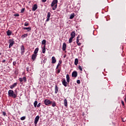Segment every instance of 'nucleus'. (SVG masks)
<instances>
[{"mask_svg":"<svg viewBox=\"0 0 126 126\" xmlns=\"http://www.w3.org/2000/svg\"><path fill=\"white\" fill-rule=\"evenodd\" d=\"M51 6H52L53 10H56L58 6V0H53L51 3ZM54 6V7H53Z\"/></svg>","mask_w":126,"mask_h":126,"instance_id":"f257e3e1","label":"nucleus"},{"mask_svg":"<svg viewBox=\"0 0 126 126\" xmlns=\"http://www.w3.org/2000/svg\"><path fill=\"white\" fill-rule=\"evenodd\" d=\"M8 94L9 97H13V98H16L17 97V93L14 94V92L11 90H9Z\"/></svg>","mask_w":126,"mask_h":126,"instance_id":"f03ea898","label":"nucleus"},{"mask_svg":"<svg viewBox=\"0 0 126 126\" xmlns=\"http://www.w3.org/2000/svg\"><path fill=\"white\" fill-rule=\"evenodd\" d=\"M52 103H53V101H50L49 99H47L44 100V104L46 106H49V105H51Z\"/></svg>","mask_w":126,"mask_h":126,"instance_id":"7ed1b4c3","label":"nucleus"},{"mask_svg":"<svg viewBox=\"0 0 126 126\" xmlns=\"http://www.w3.org/2000/svg\"><path fill=\"white\" fill-rule=\"evenodd\" d=\"M40 119V116H37L34 118V126H37V124H38V122H39V120Z\"/></svg>","mask_w":126,"mask_h":126,"instance_id":"20e7f679","label":"nucleus"},{"mask_svg":"<svg viewBox=\"0 0 126 126\" xmlns=\"http://www.w3.org/2000/svg\"><path fill=\"white\" fill-rule=\"evenodd\" d=\"M62 84H63V85L65 87H67V84H68V83H67V82H66V81H65V79L64 78L63 79Z\"/></svg>","mask_w":126,"mask_h":126,"instance_id":"39448f33","label":"nucleus"},{"mask_svg":"<svg viewBox=\"0 0 126 126\" xmlns=\"http://www.w3.org/2000/svg\"><path fill=\"white\" fill-rule=\"evenodd\" d=\"M14 44V41L12 39H10L9 40V49H10L11 47H12Z\"/></svg>","mask_w":126,"mask_h":126,"instance_id":"423d86ee","label":"nucleus"},{"mask_svg":"<svg viewBox=\"0 0 126 126\" xmlns=\"http://www.w3.org/2000/svg\"><path fill=\"white\" fill-rule=\"evenodd\" d=\"M50 17H51V12H48L47 13V18L46 20V22H48V21H50Z\"/></svg>","mask_w":126,"mask_h":126,"instance_id":"0eeeda50","label":"nucleus"},{"mask_svg":"<svg viewBox=\"0 0 126 126\" xmlns=\"http://www.w3.org/2000/svg\"><path fill=\"white\" fill-rule=\"evenodd\" d=\"M72 77H77V72L76 71H74L72 73Z\"/></svg>","mask_w":126,"mask_h":126,"instance_id":"6e6552de","label":"nucleus"},{"mask_svg":"<svg viewBox=\"0 0 126 126\" xmlns=\"http://www.w3.org/2000/svg\"><path fill=\"white\" fill-rule=\"evenodd\" d=\"M37 8H38V5L36 4H34L32 9V11H35Z\"/></svg>","mask_w":126,"mask_h":126,"instance_id":"1a4fd4ad","label":"nucleus"},{"mask_svg":"<svg viewBox=\"0 0 126 126\" xmlns=\"http://www.w3.org/2000/svg\"><path fill=\"white\" fill-rule=\"evenodd\" d=\"M21 54H24V52H25V47H24V45L21 46Z\"/></svg>","mask_w":126,"mask_h":126,"instance_id":"9d476101","label":"nucleus"},{"mask_svg":"<svg viewBox=\"0 0 126 126\" xmlns=\"http://www.w3.org/2000/svg\"><path fill=\"white\" fill-rule=\"evenodd\" d=\"M57 63V60H56V58L55 57H52V63Z\"/></svg>","mask_w":126,"mask_h":126,"instance_id":"9b49d317","label":"nucleus"},{"mask_svg":"<svg viewBox=\"0 0 126 126\" xmlns=\"http://www.w3.org/2000/svg\"><path fill=\"white\" fill-rule=\"evenodd\" d=\"M17 86V83H14L13 85H11L10 86V89H13L14 87H16Z\"/></svg>","mask_w":126,"mask_h":126,"instance_id":"f8f14e48","label":"nucleus"},{"mask_svg":"<svg viewBox=\"0 0 126 126\" xmlns=\"http://www.w3.org/2000/svg\"><path fill=\"white\" fill-rule=\"evenodd\" d=\"M66 50V43L64 42L63 45V51H65Z\"/></svg>","mask_w":126,"mask_h":126,"instance_id":"ddd939ff","label":"nucleus"},{"mask_svg":"<svg viewBox=\"0 0 126 126\" xmlns=\"http://www.w3.org/2000/svg\"><path fill=\"white\" fill-rule=\"evenodd\" d=\"M59 92V87H58V85H55V94H57Z\"/></svg>","mask_w":126,"mask_h":126,"instance_id":"4468645a","label":"nucleus"},{"mask_svg":"<svg viewBox=\"0 0 126 126\" xmlns=\"http://www.w3.org/2000/svg\"><path fill=\"white\" fill-rule=\"evenodd\" d=\"M71 37L74 38L75 37V31H74L71 32L70 34Z\"/></svg>","mask_w":126,"mask_h":126,"instance_id":"2eb2a0df","label":"nucleus"},{"mask_svg":"<svg viewBox=\"0 0 126 126\" xmlns=\"http://www.w3.org/2000/svg\"><path fill=\"white\" fill-rule=\"evenodd\" d=\"M37 58V54H32V61H35V59Z\"/></svg>","mask_w":126,"mask_h":126,"instance_id":"dca6fc26","label":"nucleus"},{"mask_svg":"<svg viewBox=\"0 0 126 126\" xmlns=\"http://www.w3.org/2000/svg\"><path fill=\"white\" fill-rule=\"evenodd\" d=\"M63 104L65 107H66L67 106V100H66V99H64Z\"/></svg>","mask_w":126,"mask_h":126,"instance_id":"f3484780","label":"nucleus"},{"mask_svg":"<svg viewBox=\"0 0 126 126\" xmlns=\"http://www.w3.org/2000/svg\"><path fill=\"white\" fill-rule=\"evenodd\" d=\"M66 81L68 83H69V79H70V78H69V75L68 74H67L66 76Z\"/></svg>","mask_w":126,"mask_h":126,"instance_id":"a211bd4d","label":"nucleus"},{"mask_svg":"<svg viewBox=\"0 0 126 126\" xmlns=\"http://www.w3.org/2000/svg\"><path fill=\"white\" fill-rule=\"evenodd\" d=\"M24 30H28V32L31 31V27H29L28 28L25 27L23 28Z\"/></svg>","mask_w":126,"mask_h":126,"instance_id":"6ab92c4d","label":"nucleus"},{"mask_svg":"<svg viewBox=\"0 0 126 126\" xmlns=\"http://www.w3.org/2000/svg\"><path fill=\"white\" fill-rule=\"evenodd\" d=\"M61 64H62V61L60 60L59 62V63L56 67V69H58L59 68V66H60V65H61Z\"/></svg>","mask_w":126,"mask_h":126,"instance_id":"aec40b11","label":"nucleus"},{"mask_svg":"<svg viewBox=\"0 0 126 126\" xmlns=\"http://www.w3.org/2000/svg\"><path fill=\"white\" fill-rule=\"evenodd\" d=\"M27 36H28V34L25 33L22 35L21 38H22V39H24V38H26V37H27Z\"/></svg>","mask_w":126,"mask_h":126,"instance_id":"412c9836","label":"nucleus"},{"mask_svg":"<svg viewBox=\"0 0 126 126\" xmlns=\"http://www.w3.org/2000/svg\"><path fill=\"white\" fill-rule=\"evenodd\" d=\"M78 63V59L76 58L75 59L74 64L75 65H77Z\"/></svg>","mask_w":126,"mask_h":126,"instance_id":"4be33fe9","label":"nucleus"},{"mask_svg":"<svg viewBox=\"0 0 126 126\" xmlns=\"http://www.w3.org/2000/svg\"><path fill=\"white\" fill-rule=\"evenodd\" d=\"M38 51H39V48H36L34 51V54L37 55V53H38Z\"/></svg>","mask_w":126,"mask_h":126,"instance_id":"5701e85b","label":"nucleus"},{"mask_svg":"<svg viewBox=\"0 0 126 126\" xmlns=\"http://www.w3.org/2000/svg\"><path fill=\"white\" fill-rule=\"evenodd\" d=\"M12 33V32H11V31H10L9 30L7 31V36H10Z\"/></svg>","mask_w":126,"mask_h":126,"instance_id":"b1692460","label":"nucleus"},{"mask_svg":"<svg viewBox=\"0 0 126 126\" xmlns=\"http://www.w3.org/2000/svg\"><path fill=\"white\" fill-rule=\"evenodd\" d=\"M74 13H72L70 16V19H73L74 17Z\"/></svg>","mask_w":126,"mask_h":126,"instance_id":"393cba45","label":"nucleus"},{"mask_svg":"<svg viewBox=\"0 0 126 126\" xmlns=\"http://www.w3.org/2000/svg\"><path fill=\"white\" fill-rule=\"evenodd\" d=\"M43 54H45L46 53V45H44V48L42 49Z\"/></svg>","mask_w":126,"mask_h":126,"instance_id":"a878e982","label":"nucleus"},{"mask_svg":"<svg viewBox=\"0 0 126 126\" xmlns=\"http://www.w3.org/2000/svg\"><path fill=\"white\" fill-rule=\"evenodd\" d=\"M38 104V101H37V100H35L33 103L34 108H36V107H37V104Z\"/></svg>","mask_w":126,"mask_h":126,"instance_id":"bb28decb","label":"nucleus"},{"mask_svg":"<svg viewBox=\"0 0 126 126\" xmlns=\"http://www.w3.org/2000/svg\"><path fill=\"white\" fill-rule=\"evenodd\" d=\"M24 81V82H26L27 81V78H26V77H24L23 78V81Z\"/></svg>","mask_w":126,"mask_h":126,"instance_id":"cd10ccee","label":"nucleus"},{"mask_svg":"<svg viewBox=\"0 0 126 126\" xmlns=\"http://www.w3.org/2000/svg\"><path fill=\"white\" fill-rule=\"evenodd\" d=\"M72 39H73V37H70L69 39V43H72Z\"/></svg>","mask_w":126,"mask_h":126,"instance_id":"c85d7f7f","label":"nucleus"},{"mask_svg":"<svg viewBox=\"0 0 126 126\" xmlns=\"http://www.w3.org/2000/svg\"><path fill=\"white\" fill-rule=\"evenodd\" d=\"M42 45H46V40L44 39L42 41Z\"/></svg>","mask_w":126,"mask_h":126,"instance_id":"c756f323","label":"nucleus"},{"mask_svg":"<svg viewBox=\"0 0 126 126\" xmlns=\"http://www.w3.org/2000/svg\"><path fill=\"white\" fill-rule=\"evenodd\" d=\"M56 106H57L56 102L54 101L52 103V107H56Z\"/></svg>","mask_w":126,"mask_h":126,"instance_id":"7c9ffc66","label":"nucleus"},{"mask_svg":"<svg viewBox=\"0 0 126 126\" xmlns=\"http://www.w3.org/2000/svg\"><path fill=\"white\" fill-rule=\"evenodd\" d=\"M78 68H79V69H80V70L81 71H82V67H81V66L79 65Z\"/></svg>","mask_w":126,"mask_h":126,"instance_id":"2f4dec72","label":"nucleus"},{"mask_svg":"<svg viewBox=\"0 0 126 126\" xmlns=\"http://www.w3.org/2000/svg\"><path fill=\"white\" fill-rule=\"evenodd\" d=\"M25 119H26L25 116H23V117L21 118V121H24V120H25Z\"/></svg>","mask_w":126,"mask_h":126,"instance_id":"473e14b6","label":"nucleus"},{"mask_svg":"<svg viewBox=\"0 0 126 126\" xmlns=\"http://www.w3.org/2000/svg\"><path fill=\"white\" fill-rule=\"evenodd\" d=\"M19 80L20 82H22V81H23V79L22 78H19Z\"/></svg>","mask_w":126,"mask_h":126,"instance_id":"72a5a7b5","label":"nucleus"},{"mask_svg":"<svg viewBox=\"0 0 126 126\" xmlns=\"http://www.w3.org/2000/svg\"><path fill=\"white\" fill-rule=\"evenodd\" d=\"M25 11V8H23L21 10V13H23V12Z\"/></svg>","mask_w":126,"mask_h":126,"instance_id":"f704fd0d","label":"nucleus"},{"mask_svg":"<svg viewBox=\"0 0 126 126\" xmlns=\"http://www.w3.org/2000/svg\"><path fill=\"white\" fill-rule=\"evenodd\" d=\"M25 26H28L29 25V23H28V22H26L24 24Z\"/></svg>","mask_w":126,"mask_h":126,"instance_id":"c9c22d12","label":"nucleus"},{"mask_svg":"<svg viewBox=\"0 0 126 126\" xmlns=\"http://www.w3.org/2000/svg\"><path fill=\"white\" fill-rule=\"evenodd\" d=\"M14 16H16L17 17H18V16H19V14L17 13V14H15L14 15Z\"/></svg>","mask_w":126,"mask_h":126,"instance_id":"e433bc0d","label":"nucleus"},{"mask_svg":"<svg viewBox=\"0 0 126 126\" xmlns=\"http://www.w3.org/2000/svg\"><path fill=\"white\" fill-rule=\"evenodd\" d=\"M36 106L37 107V108H39V107L41 106V103H39L38 104V105H36Z\"/></svg>","mask_w":126,"mask_h":126,"instance_id":"4c0bfd02","label":"nucleus"},{"mask_svg":"<svg viewBox=\"0 0 126 126\" xmlns=\"http://www.w3.org/2000/svg\"><path fill=\"white\" fill-rule=\"evenodd\" d=\"M2 115L3 116H6V113H5V112L4 111L2 112Z\"/></svg>","mask_w":126,"mask_h":126,"instance_id":"58836bf2","label":"nucleus"},{"mask_svg":"<svg viewBox=\"0 0 126 126\" xmlns=\"http://www.w3.org/2000/svg\"><path fill=\"white\" fill-rule=\"evenodd\" d=\"M76 43L77 44H78V43H79V39H78V36L77 37Z\"/></svg>","mask_w":126,"mask_h":126,"instance_id":"ea45409f","label":"nucleus"},{"mask_svg":"<svg viewBox=\"0 0 126 126\" xmlns=\"http://www.w3.org/2000/svg\"><path fill=\"white\" fill-rule=\"evenodd\" d=\"M77 83L78 84H80V80H77Z\"/></svg>","mask_w":126,"mask_h":126,"instance_id":"a19ab883","label":"nucleus"},{"mask_svg":"<svg viewBox=\"0 0 126 126\" xmlns=\"http://www.w3.org/2000/svg\"><path fill=\"white\" fill-rule=\"evenodd\" d=\"M121 103H122L123 106H125V102H124L123 100H122V101H121Z\"/></svg>","mask_w":126,"mask_h":126,"instance_id":"79ce46f5","label":"nucleus"},{"mask_svg":"<svg viewBox=\"0 0 126 126\" xmlns=\"http://www.w3.org/2000/svg\"><path fill=\"white\" fill-rule=\"evenodd\" d=\"M61 72V69H58V71H57V73H60Z\"/></svg>","mask_w":126,"mask_h":126,"instance_id":"37998d69","label":"nucleus"},{"mask_svg":"<svg viewBox=\"0 0 126 126\" xmlns=\"http://www.w3.org/2000/svg\"><path fill=\"white\" fill-rule=\"evenodd\" d=\"M126 120H124V118H122V122H123V123H126Z\"/></svg>","mask_w":126,"mask_h":126,"instance_id":"c03bdc74","label":"nucleus"},{"mask_svg":"<svg viewBox=\"0 0 126 126\" xmlns=\"http://www.w3.org/2000/svg\"><path fill=\"white\" fill-rule=\"evenodd\" d=\"M13 65H15L16 64V62H14L13 63Z\"/></svg>","mask_w":126,"mask_h":126,"instance_id":"a18cd8bd","label":"nucleus"},{"mask_svg":"<svg viewBox=\"0 0 126 126\" xmlns=\"http://www.w3.org/2000/svg\"><path fill=\"white\" fill-rule=\"evenodd\" d=\"M78 46H81V43H77Z\"/></svg>","mask_w":126,"mask_h":126,"instance_id":"49530a36","label":"nucleus"},{"mask_svg":"<svg viewBox=\"0 0 126 126\" xmlns=\"http://www.w3.org/2000/svg\"><path fill=\"white\" fill-rule=\"evenodd\" d=\"M42 2H46L47 1V0H42Z\"/></svg>","mask_w":126,"mask_h":126,"instance_id":"de8ad7c7","label":"nucleus"},{"mask_svg":"<svg viewBox=\"0 0 126 126\" xmlns=\"http://www.w3.org/2000/svg\"><path fill=\"white\" fill-rule=\"evenodd\" d=\"M27 71L29 72V67H27Z\"/></svg>","mask_w":126,"mask_h":126,"instance_id":"09e8293b","label":"nucleus"},{"mask_svg":"<svg viewBox=\"0 0 126 126\" xmlns=\"http://www.w3.org/2000/svg\"><path fill=\"white\" fill-rule=\"evenodd\" d=\"M6 61L5 60H3L2 61V63H5Z\"/></svg>","mask_w":126,"mask_h":126,"instance_id":"8fccbe9b","label":"nucleus"},{"mask_svg":"<svg viewBox=\"0 0 126 126\" xmlns=\"http://www.w3.org/2000/svg\"><path fill=\"white\" fill-rule=\"evenodd\" d=\"M66 57V55H65L64 56H63V58H65Z\"/></svg>","mask_w":126,"mask_h":126,"instance_id":"3c124183","label":"nucleus"},{"mask_svg":"<svg viewBox=\"0 0 126 126\" xmlns=\"http://www.w3.org/2000/svg\"><path fill=\"white\" fill-rule=\"evenodd\" d=\"M43 62H44V63H45V60H44V61H43Z\"/></svg>","mask_w":126,"mask_h":126,"instance_id":"603ef678","label":"nucleus"},{"mask_svg":"<svg viewBox=\"0 0 126 126\" xmlns=\"http://www.w3.org/2000/svg\"><path fill=\"white\" fill-rule=\"evenodd\" d=\"M43 62H44V63H45V60H44V61H43Z\"/></svg>","mask_w":126,"mask_h":126,"instance_id":"864d4df0","label":"nucleus"},{"mask_svg":"<svg viewBox=\"0 0 126 126\" xmlns=\"http://www.w3.org/2000/svg\"><path fill=\"white\" fill-rule=\"evenodd\" d=\"M0 55H1V53H0Z\"/></svg>","mask_w":126,"mask_h":126,"instance_id":"5fc2aeb1","label":"nucleus"},{"mask_svg":"<svg viewBox=\"0 0 126 126\" xmlns=\"http://www.w3.org/2000/svg\"><path fill=\"white\" fill-rule=\"evenodd\" d=\"M15 92H16V90H15Z\"/></svg>","mask_w":126,"mask_h":126,"instance_id":"6e6d98bb","label":"nucleus"},{"mask_svg":"<svg viewBox=\"0 0 126 126\" xmlns=\"http://www.w3.org/2000/svg\"><path fill=\"white\" fill-rule=\"evenodd\" d=\"M1 125V124H0V126Z\"/></svg>","mask_w":126,"mask_h":126,"instance_id":"4d7b16f0","label":"nucleus"}]
</instances>
